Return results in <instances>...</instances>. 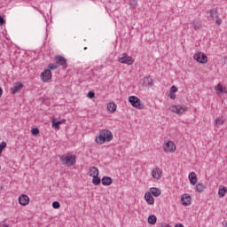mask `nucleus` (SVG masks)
I'll use <instances>...</instances> for the list:
<instances>
[{
  "mask_svg": "<svg viewBox=\"0 0 227 227\" xmlns=\"http://www.w3.org/2000/svg\"><path fill=\"white\" fill-rule=\"evenodd\" d=\"M215 90L217 91H220V93H226V91L224 90V88L223 87V84L218 83L217 86L215 87Z\"/></svg>",
  "mask_w": 227,
  "mask_h": 227,
  "instance_id": "nucleus-27",
  "label": "nucleus"
},
{
  "mask_svg": "<svg viewBox=\"0 0 227 227\" xmlns=\"http://www.w3.org/2000/svg\"><path fill=\"white\" fill-rule=\"evenodd\" d=\"M129 5L134 9L137 6V2H136V0H129Z\"/></svg>",
  "mask_w": 227,
  "mask_h": 227,
  "instance_id": "nucleus-30",
  "label": "nucleus"
},
{
  "mask_svg": "<svg viewBox=\"0 0 227 227\" xmlns=\"http://www.w3.org/2000/svg\"><path fill=\"white\" fill-rule=\"evenodd\" d=\"M169 111L172 113H176V114H184L185 113V108L184 106L178 105V106H171L169 107Z\"/></svg>",
  "mask_w": 227,
  "mask_h": 227,
  "instance_id": "nucleus-9",
  "label": "nucleus"
},
{
  "mask_svg": "<svg viewBox=\"0 0 227 227\" xmlns=\"http://www.w3.org/2000/svg\"><path fill=\"white\" fill-rule=\"evenodd\" d=\"M114 111H116V104H114Z\"/></svg>",
  "mask_w": 227,
  "mask_h": 227,
  "instance_id": "nucleus-41",
  "label": "nucleus"
},
{
  "mask_svg": "<svg viewBox=\"0 0 227 227\" xmlns=\"http://www.w3.org/2000/svg\"><path fill=\"white\" fill-rule=\"evenodd\" d=\"M40 77L43 82H49V81L52 79V73L51 72V69H45L44 71H43Z\"/></svg>",
  "mask_w": 227,
  "mask_h": 227,
  "instance_id": "nucleus-7",
  "label": "nucleus"
},
{
  "mask_svg": "<svg viewBox=\"0 0 227 227\" xmlns=\"http://www.w3.org/2000/svg\"><path fill=\"white\" fill-rule=\"evenodd\" d=\"M87 97H88V98H95V92H93V91H89V92L87 93Z\"/></svg>",
  "mask_w": 227,
  "mask_h": 227,
  "instance_id": "nucleus-32",
  "label": "nucleus"
},
{
  "mask_svg": "<svg viewBox=\"0 0 227 227\" xmlns=\"http://www.w3.org/2000/svg\"><path fill=\"white\" fill-rule=\"evenodd\" d=\"M48 68H50V70H56L58 68V66L53 65V64H50L48 66Z\"/></svg>",
  "mask_w": 227,
  "mask_h": 227,
  "instance_id": "nucleus-35",
  "label": "nucleus"
},
{
  "mask_svg": "<svg viewBox=\"0 0 227 227\" xmlns=\"http://www.w3.org/2000/svg\"><path fill=\"white\" fill-rule=\"evenodd\" d=\"M24 88V84L22 82H16L13 84L12 88L11 89V93L15 95L20 91Z\"/></svg>",
  "mask_w": 227,
  "mask_h": 227,
  "instance_id": "nucleus-13",
  "label": "nucleus"
},
{
  "mask_svg": "<svg viewBox=\"0 0 227 227\" xmlns=\"http://www.w3.org/2000/svg\"><path fill=\"white\" fill-rule=\"evenodd\" d=\"M153 178H155L156 180H160V176H162V170L159 168H155L152 171Z\"/></svg>",
  "mask_w": 227,
  "mask_h": 227,
  "instance_id": "nucleus-14",
  "label": "nucleus"
},
{
  "mask_svg": "<svg viewBox=\"0 0 227 227\" xmlns=\"http://www.w3.org/2000/svg\"><path fill=\"white\" fill-rule=\"evenodd\" d=\"M113 137V132H111L109 129H102L96 136L95 142L97 145H104L105 143H110Z\"/></svg>",
  "mask_w": 227,
  "mask_h": 227,
  "instance_id": "nucleus-1",
  "label": "nucleus"
},
{
  "mask_svg": "<svg viewBox=\"0 0 227 227\" xmlns=\"http://www.w3.org/2000/svg\"><path fill=\"white\" fill-rule=\"evenodd\" d=\"M175 227H184V224H182V223H177V224H176Z\"/></svg>",
  "mask_w": 227,
  "mask_h": 227,
  "instance_id": "nucleus-39",
  "label": "nucleus"
},
{
  "mask_svg": "<svg viewBox=\"0 0 227 227\" xmlns=\"http://www.w3.org/2000/svg\"><path fill=\"white\" fill-rule=\"evenodd\" d=\"M19 203L22 207H27V205H29V196H27L26 194L20 195Z\"/></svg>",
  "mask_w": 227,
  "mask_h": 227,
  "instance_id": "nucleus-11",
  "label": "nucleus"
},
{
  "mask_svg": "<svg viewBox=\"0 0 227 227\" xmlns=\"http://www.w3.org/2000/svg\"><path fill=\"white\" fill-rule=\"evenodd\" d=\"M52 207H53V208L58 209V208H59V207H61V205L59 204V202L54 201V202L52 203Z\"/></svg>",
  "mask_w": 227,
  "mask_h": 227,
  "instance_id": "nucleus-33",
  "label": "nucleus"
},
{
  "mask_svg": "<svg viewBox=\"0 0 227 227\" xmlns=\"http://www.w3.org/2000/svg\"><path fill=\"white\" fill-rule=\"evenodd\" d=\"M188 178L192 185H196V184H198V176L194 172H191L188 176Z\"/></svg>",
  "mask_w": 227,
  "mask_h": 227,
  "instance_id": "nucleus-16",
  "label": "nucleus"
},
{
  "mask_svg": "<svg viewBox=\"0 0 227 227\" xmlns=\"http://www.w3.org/2000/svg\"><path fill=\"white\" fill-rule=\"evenodd\" d=\"M164 151L169 153H173L176 150V145H175V142L168 140L163 145Z\"/></svg>",
  "mask_w": 227,
  "mask_h": 227,
  "instance_id": "nucleus-8",
  "label": "nucleus"
},
{
  "mask_svg": "<svg viewBox=\"0 0 227 227\" xmlns=\"http://www.w3.org/2000/svg\"><path fill=\"white\" fill-rule=\"evenodd\" d=\"M205 189H207V186L203 183H199L196 185V191H198V192H203Z\"/></svg>",
  "mask_w": 227,
  "mask_h": 227,
  "instance_id": "nucleus-23",
  "label": "nucleus"
},
{
  "mask_svg": "<svg viewBox=\"0 0 227 227\" xmlns=\"http://www.w3.org/2000/svg\"><path fill=\"white\" fill-rule=\"evenodd\" d=\"M101 184L104 185H111V184H113V179L111 177L104 176L101 179Z\"/></svg>",
  "mask_w": 227,
  "mask_h": 227,
  "instance_id": "nucleus-22",
  "label": "nucleus"
},
{
  "mask_svg": "<svg viewBox=\"0 0 227 227\" xmlns=\"http://www.w3.org/2000/svg\"><path fill=\"white\" fill-rule=\"evenodd\" d=\"M226 192H227V187L221 185L218 190L219 198H224V196L226 195Z\"/></svg>",
  "mask_w": 227,
  "mask_h": 227,
  "instance_id": "nucleus-20",
  "label": "nucleus"
},
{
  "mask_svg": "<svg viewBox=\"0 0 227 227\" xmlns=\"http://www.w3.org/2000/svg\"><path fill=\"white\" fill-rule=\"evenodd\" d=\"M193 59H195V61H197L198 63H201L202 65H205V63H207L208 61V58L203 52L195 53L193 56Z\"/></svg>",
  "mask_w": 227,
  "mask_h": 227,
  "instance_id": "nucleus-5",
  "label": "nucleus"
},
{
  "mask_svg": "<svg viewBox=\"0 0 227 227\" xmlns=\"http://www.w3.org/2000/svg\"><path fill=\"white\" fill-rule=\"evenodd\" d=\"M161 227H173V226L165 223V224H162Z\"/></svg>",
  "mask_w": 227,
  "mask_h": 227,
  "instance_id": "nucleus-40",
  "label": "nucleus"
},
{
  "mask_svg": "<svg viewBox=\"0 0 227 227\" xmlns=\"http://www.w3.org/2000/svg\"><path fill=\"white\" fill-rule=\"evenodd\" d=\"M171 100H176V95L169 90V93L168 95Z\"/></svg>",
  "mask_w": 227,
  "mask_h": 227,
  "instance_id": "nucleus-31",
  "label": "nucleus"
},
{
  "mask_svg": "<svg viewBox=\"0 0 227 227\" xmlns=\"http://www.w3.org/2000/svg\"><path fill=\"white\" fill-rule=\"evenodd\" d=\"M129 102L131 104L132 107H135V109H145V104L136 96H130L129 98Z\"/></svg>",
  "mask_w": 227,
  "mask_h": 227,
  "instance_id": "nucleus-3",
  "label": "nucleus"
},
{
  "mask_svg": "<svg viewBox=\"0 0 227 227\" xmlns=\"http://www.w3.org/2000/svg\"><path fill=\"white\" fill-rule=\"evenodd\" d=\"M160 192H161L160 189H159V188L153 187L150 189V194H152L155 198L160 196Z\"/></svg>",
  "mask_w": 227,
  "mask_h": 227,
  "instance_id": "nucleus-21",
  "label": "nucleus"
},
{
  "mask_svg": "<svg viewBox=\"0 0 227 227\" xmlns=\"http://www.w3.org/2000/svg\"><path fill=\"white\" fill-rule=\"evenodd\" d=\"M143 86H153V80L152 79V77H145Z\"/></svg>",
  "mask_w": 227,
  "mask_h": 227,
  "instance_id": "nucleus-19",
  "label": "nucleus"
},
{
  "mask_svg": "<svg viewBox=\"0 0 227 227\" xmlns=\"http://www.w3.org/2000/svg\"><path fill=\"white\" fill-rule=\"evenodd\" d=\"M5 227H8V225H5Z\"/></svg>",
  "mask_w": 227,
  "mask_h": 227,
  "instance_id": "nucleus-42",
  "label": "nucleus"
},
{
  "mask_svg": "<svg viewBox=\"0 0 227 227\" xmlns=\"http://www.w3.org/2000/svg\"><path fill=\"white\" fill-rule=\"evenodd\" d=\"M3 24H4V19H3V18L0 16V26H3Z\"/></svg>",
  "mask_w": 227,
  "mask_h": 227,
  "instance_id": "nucleus-36",
  "label": "nucleus"
},
{
  "mask_svg": "<svg viewBox=\"0 0 227 227\" xmlns=\"http://www.w3.org/2000/svg\"><path fill=\"white\" fill-rule=\"evenodd\" d=\"M92 184L94 185H99L100 184V177L98 176H95L92 177Z\"/></svg>",
  "mask_w": 227,
  "mask_h": 227,
  "instance_id": "nucleus-26",
  "label": "nucleus"
},
{
  "mask_svg": "<svg viewBox=\"0 0 227 227\" xmlns=\"http://www.w3.org/2000/svg\"><path fill=\"white\" fill-rule=\"evenodd\" d=\"M119 63H122L124 65H134V59L129 56L127 53H123L122 57L118 59Z\"/></svg>",
  "mask_w": 227,
  "mask_h": 227,
  "instance_id": "nucleus-6",
  "label": "nucleus"
},
{
  "mask_svg": "<svg viewBox=\"0 0 227 227\" xmlns=\"http://www.w3.org/2000/svg\"><path fill=\"white\" fill-rule=\"evenodd\" d=\"M148 223L149 224H155L157 223V216H155L154 215H151L148 217Z\"/></svg>",
  "mask_w": 227,
  "mask_h": 227,
  "instance_id": "nucleus-24",
  "label": "nucleus"
},
{
  "mask_svg": "<svg viewBox=\"0 0 227 227\" xmlns=\"http://www.w3.org/2000/svg\"><path fill=\"white\" fill-rule=\"evenodd\" d=\"M31 134L32 136H38V134H40V129H38V128H34L31 129Z\"/></svg>",
  "mask_w": 227,
  "mask_h": 227,
  "instance_id": "nucleus-29",
  "label": "nucleus"
},
{
  "mask_svg": "<svg viewBox=\"0 0 227 227\" xmlns=\"http://www.w3.org/2000/svg\"><path fill=\"white\" fill-rule=\"evenodd\" d=\"M215 123L216 127H219V126H221V125H224V121H223V118L218 117V118H216V119L215 120Z\"/></svg>",
  "mask_w": 227,
  "mask_h": 227,
  "instance_id": "nucleus-25",
  "label": "nucleus"
},
{
  "mask_svg": "<svg viewBox=\"0 0 227 227\" xmlns=\"http://www.w3.org/2000/svg\"><path fill=\"white\" fill-rule=\"evenodd\" d=\"M181 203L184 207H189V205H191V203H192V198L191 197V195L184 193L181 197Z\"/></svg>",
  "mask_w": 227,
  "mask_h": 227,
  "instance_id": "nucleus-10",
  "label": "nucleus"
},
{
  "mask_svg": "<svg viewBox=\"0 0 227 227\" xmlns=\"http://www.w3.org/2000/svg\"><path fill=\"white\" fill-rule=\"evenodd\" d=\"M145 200L146 203H148V205H153V203H155V199H153L152 194L148 192H145Z\"/></svg>",
  "mask_w": 227,
  "mask_h": 227,
  "instance_id": "nucleus-17",
  "label": "nucleus"
},
{
  "mask_svg": "<svg viewBox=\"0 0 227 227\" xmlns=\"http://www.w3.org/2000/svg\"><path fill=\"white\" fill-rule=\"evenodd\" d=\"M107 110L110 111V113H114V103L111 102L107 105Z\"/></svg>",
  "mask_w": 227,
  "mask_h": 227,
  "instance_id": "nucleus-28",
  "label": "nucleus"
},
{
  "mask_svg": "<svg viewBox=\"0 0 227 227\" xmlns=\"http://www.w3.org/2000/svg\"><path fill=\"white\" fill-rule=\"evenodd\" d=\"M209 17L213 20L215 19H216L215 24H217V26H221V24H223V20L221 18H219V12L217 11V8H214V9L209 10Z\"/></svg>",
  "mask_w": 227,
  "mask_h": 227,
  "instance_id": "nucleus-4",
  "label": "nucleus"
},
{
  "mask_svg": "<svg viewBox=\"0 0 227 227\" xmlns=\"http://www.w3.org/2000/svg\"><path fill=\"white\" fill-rule=\"evenodd\" d=\"M3 93H4L3 88L0 87V98L3 97Z\"/></svg>",
  "mask_w": 227,
  "mask_h": 227,
  "instance_id": "nucleus-38",
  "label": "nucleus"
},
{
  "mask_svg": "<svg viewBox=\"0 0 227 227\" xmlns=\"http://www.w3.org/2000/svg\"><path fill=\"white\" fill-rule=\"evenodd\" d=\"M75 155L72 153H67L60 157L62 164H64V166H67V168H70L75 164Z\"/></svg>",
  "mask_w": 227,
  "mask_h": 227,
  "instance_id": "nucleus-2",
  "label": "nucleus"
},
{
  "mask_svg": "<svg viewBox=\"0 0 227 227\" xmlns=\"http://www.w3.org/2000/svg\"><path fill=\"white\" fill-rule=\"evenodd\" d=\"M54 61H55V63H57V65H61L62 67L67 65V59H64V57L61 55L56 56L54 58Z\"/></svg>",
  "mask_w": 227,
  "mask_h": 227,
  "instance_id": "nucleus-15",
  "label": "nucleus"
},
{
  "mask_svg": "<svg viewBox=\"0 0 227 227\" xmlns=\"http://www.w3.org/2000/svg\"><path fill=\"white\" fill-rule=\"evenodd\" d=\"M170 91H171V93H176V91H178V88L176 87V86H175V85H173L171 88H170V90H169Z\"/></svg>",
  "mask_w": 227,
  "mask_h": 227,
  "instance_id": "nucleus-34",
  "label": "nucleus"
},
{
  "mask_svg": "<svg viewBox=\"0 0 227 227\" xmlns=\"http://www.w3.org/2000/svg\"><path fill=\"white\" fill-rule=\"evenodd\" d=\"M51 127L52 129H55L56 130H59V125H63L65 123H67V120L62 119L60 121H56L55 118L51 119Z\"/></svg>",
  "mask_w": 227,
  "mask_h": 227,
  "instance_id": "nucleus-12",
  "label": "nucleus"
},
{
  "mask_svg": "<svg viewBox=\"0 0 227 227\" xmlns=\"http://www.w3.org/2000/svg\"><path fill=\"white\" fill-rule=\"evenodd\" d=\"M98 168L97 167H90L88 171L89 176H98Z\"/></svg>",
  "mask_w": 227,
  "mask_h": 227,
  "instance_id": "nucleus-18",
  "label": "nucleus"
},
{
  "mask_svg": "<svg viewBox=\"0 0 227 227\" xmlns=\"http://www.w3.org/2000/svg\"><path fill=\"white\" fill-rule=\"evenodd\" d=\"M193 29H200V26H198L196 23H193Z\"/></svg>",
  "mask_w": 227,
  "mask_h": 227,
  "instance_id": "nucleus-37",
  "label": "nucleus"
}]
</instances>
